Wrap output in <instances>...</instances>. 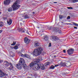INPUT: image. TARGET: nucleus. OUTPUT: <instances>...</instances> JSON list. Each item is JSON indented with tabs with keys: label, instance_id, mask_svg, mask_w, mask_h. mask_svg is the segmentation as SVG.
<instances>
[{
	"label": "nucleus",
	"instance_id": "nucleus-44",
	"mask_svg": "<svg viewBox=\"0 0 78 78\" xmlns=\"http://www.w3.org/2000/svg\"><path fill=\"white\" fill-rule=\"evenodd\" d=\"M54 3H57V2H54Z\"/></svg>",
	"mask_w": 78,
	"mask_h": 78
},
{
	"label": "nucleus",
	"instance_id": "nucleus-15",
	"mask_svg": "<svg viewBox=\"0 0 78 78\" xmlns=\"http://www.w3.org/2000/svg\"><path fill=\"white\" fill-rule=\"evenodd\" d=\"M21 64H24L25 63V61H24V59L23 58H21L20 60V61L19 62Z\"/></svg>",
	"mask_w": 78,
	"mask_h": 78
},
{
	"label": "nucleus",
	"instance_id": "nucleus-14",
	"mask_svg": "<svg viewBox=\"0 0 78 78\" xmlns=\"http://www.w3.org/2000/svg\"><path fill=\"white\" fill-rule=\"evenodd\" d=\"M5 75V74L4 72H3L2 70H0V77H3Z\"/></svg>",
	"mask_w": 78,
	"mask_h": 78
},
{
	"label": "nucleus",
	"instance_id": "nucleus-46",
	"mask_svg": "<svg viewBox=\"0 0 78 78\" xmlns=\"http://www.w3.org/2000/svg\"><path fill=\"white\" fill-rule=\"evenodd\" d=\"M69 0V1H70L71 0Z\"/></svg>",
	"mask_w": 78,
	"mask_h": 78
},
{
	"label": "nucleus",
	"instance_id": "nucleus-6",
	"mask_svg": "<svg viewBox=\"0 0 78 78\" xmlns=\"http://www.w3.org/2000/svg\"><path fill=\"white\" fill-rule=\"evenodd\" d=\"M48 29L49 30H51L54 31H58V30H57V29L56 27L53 28L52 27H50L48 28Z\"/></svg>",
	"mask_w": 78,
	"mask_h": 78
},
{
	"label": "nucleus",
	"instance_id": "nucleus-41",
	"mask_svg": "<svg viewBox=\"0 0 78 78\" xmlns=\"http://www.w3.org/2000/svg\"><path fill=\"white\" fill-rule=\"evenodd\" d=\"M63 52H64L65 53H66V50H63Z\"/></svg>",
	"mask_w": 78,
	"mask_h": 78
},
{
	"label": "nucleus",
	"instance_id": "nucleus-28",
	"mask_svg": "<svg viewBox=\"0 0 78 78\" xmlns=\"http://www.w3.org/2000/svg\"><path fill=\"white\" fill-rule=\"evenodd\" d=\"M50 63L49 62H48L46 63V64L45 65L46 67H47V66H48V65H50Z\"/></svg>",
	"mask_w": 78,
	"mask_h": 78
},
{
	"label": "nucleus",
	"instance_id": "nucleus-30",
	"mask_svg": "<svg viewBox=\"0 0 78 78\" xmlns=\"http://www.w3.org/2000/svg\"><path fill=\"white\" fill-rule=\"evenodd\" d=\"M13 44H11V45H16V42L15 41H14L13 42Z\"/></svg>",
	"mask_w": 78,
	"mask_h": 78
},
{
	"label": "nucleus",
	"instance_id": "nucleus-35",
	"mask_svg": "<svg viewBox=\"0 0 78 78\" xmlns=\"http://www.w3.org/2000/svg\"><path fill=\"white\" fill-rule=\"evenodd\" d=\"M58 66H59V65L56 64V65H55V67H58Z\"/></svg>",
	"mask_w": 78,
	"mask_h": 78
},
{
	"label": "nucleus",
	"instance_id": "nucleus-29",
	"mask_svg": "<svg viewBox=\"0 0 78 78\" xmlns=\"http://www.w3.org/2000/svg\"><path fill=\"white\" fill-rule=\"evenodd\" d=\"M55 67V66H54L53 65H52L51 67V69H54Z\"/></svg>",
	"mask_w": 78,
	"mask_h": 78
},
{
	"label": "nucleus",
	"instance_id": "nucleus-24",
	"mask_svg": "<svg viewBox=\"0 0 78 78\" xmlns=\"http://www.w3.org/2000/svg\"><path fill=\"white\" fill-rule=\"evenodd\" d=\"M3 26V23L2 22H0V27H2Z\"/></svg>",
	"mask_w": 78,
	"mask_h": 78
},
{
	"label": "nucleus",
	"instance_id": "nucleus-45",
	"mask_svg": "<svg viewBox=\"0 0 78 78\" xmlns=\"http://www.w3.org/2000/svg\"><path fill=\"white\" fill-rule=\"evenodd\" d=\"M33 14H34V12H33Z\"/></svg>",
	"mask_w": 78,
	"mask_h": 78
},
{
	"label": "nucleus",
	"instance_id": "nucleus-8",
	"mask_svg": "<svg viewBox=\"0 0 78 78\" xmlns=\"http://www.w3.org/2000/svg\"><path fill=\"white\" fill-rule=\"evenodd\" d=\"M50 39L52 41H56L59 40V37L56 36H52L51 37Z\"/></svg>",
	"mask_w": 78,
	"mask_h": 78
},
{
	"label": "nucleus",
	"instance_id": "nucleus-18",
	"mask_svg": "<svg viewBox=\"0 0 78 78\" xmlns=\"http://www.w3.org/2000/svg\"><path fill=\"white\" fill-rule=\"evenodd\" d=\"M44 39L45 40V41H47L48 40V37L47 36H44Z\"/></svg>",
	"mask_w": 78,
	"mask_h": 78
},
{
	"label": "nucleus",
	"instance_id": "nucleus-31",
	"mask_svg": "<svg viewBox=\"0 0 78 78\" xmlns=\"http://www.w3.org/2000/svg\"><path fill=\"white\" fill-rule=\"evenodd\" d=\"M78 2V0H73V3H76V2Z\"/></svg>",
	"mask_w": 78,
	"mask_h": 78
},
{
	"label": "nucleus",
	"instance_id": "nucleus-33",
	"mask_svg": "<svg viewBox=\"0 0 78 78\" xmlns=\"http://www.w3.org/2000/svg\"><path fill=\"white\" fill-rule=\"evenodd\" d=\"M70 19V16H68L67 17V20H69Z\"/></svg>",
	"mask_w": 78,
	"mask_h": 78
},
{
	"label": "nucleus",
	"instance_id": "nucleus-13",
	"mask_svg": "<svg viewBox=\"0 0 78 78\" xmlns=\"http://www.w3.org/2000/svg\"><path fill=\"white\" fill-rule=\"evenodd\" d=\"M10 2L11 1L10 0H6L5 1H4V5H9Z\"/></svg>",
	"mask_w": 78,
	"mask_h": 78
},
{
	"label": "nucleus",
	"instance_id": "nucleus-2",
	"mask_svg": "<svg viewBox=\"0 0 78 78\" xmlns=\"http://www.w3.org/2000/svg\"><path fill=\"white\" fill-rule=\"evenodd\" d=\"M42 48L41 47L38 48L37 49H34L33 53V54L36 56H38V55H40V54L42 53Z\"/></svg>",
	"mask_w": 78,
	"mask_h": 78
},
{
	"label": "nucleus",
	"instance_id": "nucleus-7",
	"mask_svg": "<svg viewBox=\"0 0 78 78\" xmlns=\"http://www.w3.org/2000/svg\"><path fill=\"white\" fill-rule=\"evenodd\" d=\"M73 51H74V49H69L67 50L68 54L69 55H70L73 54Z\"/></svg>",
	"mask_w": 78,
	"mask_h": 78
},
{
	"label": "nucleus",
	"instance_id": "nucleus-39",
	"mask_svg": "<svg viewBox=\"0 0 78 78\" xmlns=\"http://www.w3.org/2000/svg\"><path fill=\"white\" fill-rule=\"evenodd\" d=\"M3 62V60L0 59V63H2V62Z\"/></svg>",
	"mask_w": 78,
	"mask_h": 78
},
{
	"label": "nucleus",
	"instance_id": "nucleus-23",
	"mask_svg": "<svg viewBox=\"0 0 78 78\" xmlns=\"http://www.w3.org/2000/svg\"><path fill=\"white\" fill-rule=\"evenodd\" d=\"M61 65L63 67H65V66H66V63H62L61 64Z\"/></svg>",
	"mask_w": 78,
	"mask_h": 78
},
{
	"label": "nucleus",
	"instance_id": "nucleus-19",
	"mask_svg": "<svg viewBox=\"0 0 78 78\" xmlns=\"http://www.w3.org/2000/svg\"><path fill=\"white\" fill-rule=\"evenodd\" d=\"M40 45V44L38 42L36 41L35 42L34 45L35 47H37L38 46H39Z\"/></svg>",
	"mask_w": 78,
	"mask_h": 78
},
{
	"label": "nucleus",
	"instance_id": "nucleus-9",
	"mask_svg": "<svg viewBox=\"0 0 78 78\" xmlns=\"http://www.w3.org/2000/svg\"><path fill=\"white\" fill-rule=\"evenodd\" d=\"M24 41L26 44H28L30 43V40L27 37L24 39Z\"/></svg>",
	"mask_w": 78,
	"mask_h": 78
},
{
	"label": "nucleus",
	"instance_id": "nucleus-25",
	"mask_svg": "<svg viewBox=\"0 0 78 78\" xmlns=\"http://www.w3.org/2000/svg\"><path fill=\"white\" fill-rule=\"evenodd\" d=\"M63 17H64V16L62 15H60L59 16V18L60 19H63Z\"/></svg>",
	"mask_w": 78,
	"mask_h": 78
},
{
	"label": "nucleus",
	"instance_id": "nucleus-21",
	"mask_svg": "<svg viewBox=\"0 0 78 78\" xmlns=\"http://www.w3.org/2000/svg\"><path fill=\"white\" fill-rule=\"evenodd\" d=\"M26 58H28L29 59H31V57L30 56V55H28L27 54Z\"/></svg>",
	"mask_w": 78,
	"mask_h": 78
},
{
	"label": "nucleus",
	"instance_id": "nucleus-37",
	"mask_svg": "<svg viewBox=\"0 0 78 78\" xmlns=\"http://www.w3.org/2000/svg\"><path fill=\"white\" fill-rule=\"evenodd\" d=\"M51 43H50L48 46L49 47H51Z\"/></svg>",
	"mask_w": 78,
	"mask_h": 78
},
{
	"label": "nucleus",
	"instance_id": "nucleus-4",
	"mask_svg": "<svg viewBox=\"0 0 78 78\" xmlns=\"http://www.w3.org/2000/svg\"><path fill=\"white\" fill-rule=\"evenodd\" d=\"M4 65H5V66L6 67H8V66H9V65H10V67H9V70H12L14 69V66H12V64L11 63H9V62H8L5 61L4 62Z\"/></svg>",
	"mask_w": 78,
	"mask_h": 78
},
{
	"label": "nucleus",
	"instance_id": "nucleus-22",
	"mask_svg": "<svg viewBox=\"0 0 78 78\" xmlns=\"http://www.w3.org/2000/svg\"><path fill=\"white\" fill-rule=\"evenodd\" d=\"M13 48L15 50H17V49H18L19 48H18V46L17 45H16L15 46H14L13 47Z\"/></svg>",
	"mask_w": 78,
	"mask_h": 78
},
{
	"label": "nucleus",
	"instance_id": "nucleus-38",
	"mask_svg": "<svg viewBox=\"0 0 78 78\" xmlns=\"http://www.w3.org/2000/svg\"><path fill=\"white\" fill-rule=\"evenodd\" d=\"M3 19H4V20H6V19H7V18L3 17Z\"/></svg>",
	"mask_w": 78,
	"mask_h": 78
},
{
	"label": "nucleus",
	"instance_id": "nucleus-5",
	"mask_svg": "<svg viewBox=\"0 0 78 78\" xmlns=\"http://www.w3.org/2000/svg\"><path fill=\"white\" fill-rule=\"evenodd\" d=\"M38 67H40L39 69H41L42 70H44V69H45L43 64L40 63V62H39V63H38Z\"/></svg>",
	"mask_w": 78,
	"mask_h": 78
},
{
	"label": "nucleus",
	"instance_id": "nucleus-10",
	"mask_svg": "<svg viewBox=\"0 0 78 78\" xmlns=\"http://www.w3.org/2000/svg\"><path fill=\"white\" fill-rule=\"evenodd\" d=\"M16 66L18 69H19V70L22 69V65H21V64H20L19 63L17 64Z\"/></svg>",
	"mask_w": 78,
	"mask_h": 78
},
{
	"label": "nucleus",
	"instance_id": "nucleus-42",
	"mask_svg": "<svg viewBox=\"0 0 78 78\" xmlns=\"http://www.w3.org/2000/svg\"><path fill=\"white\" fill-rule=\"evenodd\" d=\"M2 30H0V34L1 33H2Z\"/></svg>",
	"mask_w": 78,
	"mask_h": 78
},
{
	"label": "nucleus",
	"instance_id": "nucleus-36",
	"mask_svg": "<svg viewBox=\"0 0 78 78\" xmlns=\"http://www.w3.org/2000/svg\"><path fill=\"white\" fill-rule=\"evenodd\" d=\"M27 34H30V33H31V32H30V31L27 32Z\"/></svg>",
	"mask_w": 78,
	"mask_h": 78
},
{
	"label": "nucleus",
	"instance_id": "nucleus-16",
	"mask_svg": "<svg viewBox=\"0 0 78 78\" xmlns=\"http://www.w3.org/2000/svg\"><path fill=\"white\" fill-rule=\"evenodd\" d=\"M22 16L23 17L24 19H28V18H30V16L27 15H25Z\"/></svg>",
	"mask_w": 78,
	"mask_h": 78
},
{
	"label": "nucleus",
	"instance_id": "nucleus-1",
	"mask_svg": "<svg viewBox=\"0 0 78 78\" xmlns=\"http://www.w3.org/2000/svg\"><path fill=\"white\" fill-rule=\"evenodd\" d=\"M39 59L37 58L36 59L35 61L34 62V63H31L30 65V68H32L33 70H39V67H38V63L39 62Z\"/></svg>",
	"mask_w": 78,
	"mask_h": 78
},
{
	"label": "nucleus",
	"instance_id": "nucleus-32",
	"mask_svg": "<svg viewBox=\"0 0 78 78\" xmlns=\"http://www.w3.org/2000/svg\"><path fill=\"white\" fill-rule=\"evenodd\" d=\"M73 24L74 25H75V26H76V27H78V24L77 23H73Z\"/></svg>",
	"mask_w": 78,
	"mask_h": 78
},
{
	"label": "nucleus",
	"instance_id": "nucleus-27",
	"mask_svg": "<svg viewBox=\"0 0 78 78\" xmlns=\"http://www.w3.org/2000/svg\"><path fill=\"white\" fill-rule=\"evenodd\" d=\"M27 55V54H25L24 55L22 54L21 56L22 57H23V58H25V57H26Z\"/></svg>",
	"mask_w": 78,
	"mask_h": 78
},
{
	"label": "nucleus",
	"instance_id": "nucleus-26",
	"mask_svg": "<svg viewBox=\"0 0 78 78\" xmlns=\"http://www.w3.org/2000/svg\"><path fill=\"white\" fill-rule=\"evenodd\" d=\"M12 10V8H10L8 9V11L9 12H11Z\"/></svg>",
	"mask_w": 78,
	"mask_h": 78
},
{
	"label": "nucleus",
	"instance_id": "nucleus-34",
	"mask_svg": "<svg viewBox=\"0 0 78 78\" xmlns=\"http://www.w3.org/2000/svg\"><path fill=\"white\" fill-rule=\"evenodd\" d=\"M68 9H73V8H72V7H67Z\"/></svg>",
	"mask_w": 78,
	"mask_h": 78
},
{
	"label": "nucleus",
	"instance_id": "nucleus-12",
	"mask_svg": "<svg viewBox=\"0 0 78 78\" xmlns=\"http://www.w3.org/2000/svg\"><path fill=\"white\" fill-rule=\"evenodd\" d=\"M10 2L11 1L10 0H6L5 1H4V5H9Z\"/></svg>",
	"mask_w": 78,
	"mask_h": 78
},
{
	"label": "nucleus",
	"instance_id": "nucleus-11",
	"mask_svg": "<svg viewBox=\"0 0 78 78\" xmlns=\"http://www.w3.org/2000/svg\"><path fill=\"white\" fill-rule=\"evenodd\" d=\"M12 19H8L7 22V24L9 25H11V24L12 23Z\"/></svg>",
	"mask_w": 78,
	"mask_h": 78
},
{
	"label": "nucleus",
	"instance_id": "nucleus-20",
	"mask_svg": "<svg viewBox=\"0 0 78 78\" xmlns=\"http://www.w3.org/2000/svg\"><path fill=\"white\" fill-rule=\"evenodd\" d=\"M25 29L24 28H20V29L19 31H22V33H25Z\"/></svg>",
	"mask_w": 78,
	"mask_h": 78
},
{
	"label": "nucleus",
	"instance_id": "nucleus-43",
	"mask_svg": "<svg viewBox=\"0 0 78 78\" xmlns=\"http://www.w3.org/2000/svg\"><path fill=\"white\" fill-rule=\"evenodd\" d=\"M20 25H22V23H20Z\"/></svg>",
	"mask_w": 78,
	"mask_h": 78
},
{
	"label": "nucleus",
	"instance_id": "nucleus-40",
	"mask_svg": "<svg viewBox=\"0 0 78 78\" xmlns=\"http://www.w3.org/2000/svg\"><path fill=\"white\" fill-rule=\"evenodd\" d=\"M74 28H75V29H76V30H77V27H74Z\"/></svg>",
	"mask_w": 78,
	"mask_h": 78
},
{
	"label": "nucleus",
	"instance_id": "nucleus-17",
	"mask_svg": "<svg viewBox=\"0 0 78 78\" xmlns=\"http://www.w3.org/2000/svg\"><path fill=\"white\" fill-rule=\"evenodd\" d=\"M22 66L23 69H28V66H27V64H23Z\"/></svg>",
	"mask_w": 78,
	"mask_h": 78
},
{
	"label": "nucleus",
	"instance_id": "nucleus-3",
	"mask_svg": "<svg viewBox=\"0 0 78 78\" xmlns=\"http://www.w3.org/2000/svg\"><path fill=\"white\" fill-rule=\"evenodd\" d=\"M20 7V5H18L17 1H16V2L13 4V5L12 6V7L13 11L17 10V9H19Z\"/></svg>",
	"mask_w": 78,
	"mask_h": 78
}]
</instances>
